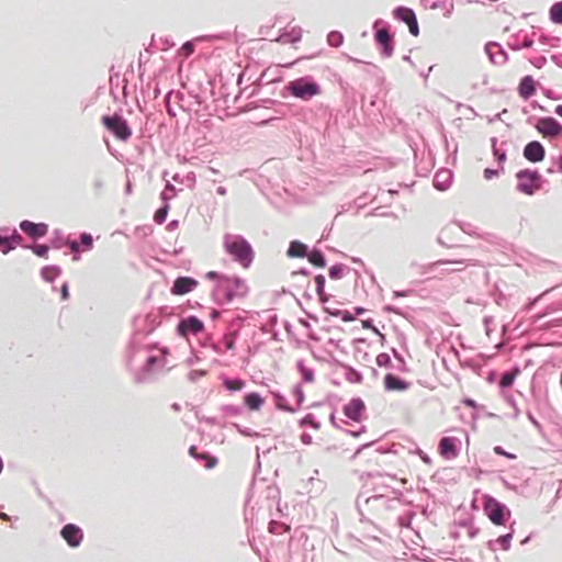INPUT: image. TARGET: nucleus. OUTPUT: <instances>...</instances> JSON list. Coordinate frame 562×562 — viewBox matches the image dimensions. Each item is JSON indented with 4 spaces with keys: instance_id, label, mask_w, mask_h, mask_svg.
I'll return each instance as SVG.
<instances>
[{
    "instance_id": "f257e3e1",
    "label": "nucleus",
    "mask_w": 562,
    "mask_h": 562,
    "mask_svg": "<svg viewBox=\"0 0 562 562\" xmlns=\"http://www.w3.org/2000/svg\"><path fill=\"white\" fill-rule=\"evenodd\" d=\"M368 487L369 482L366 481L356 499L360 521L373 524L368 515L381 520L392 519L393 517H391L390 514L397 512L402 507L401 498L403 496V492L398 488H392V497H389L385 493L368 495Z\"/></svg>"
},
{
    "instance_id": "f03ea898",
    "label": "nucleus",
    "mask_w": 562,
    "mask_h": 562,
    "mask_svg": "<svg viewBox=\"0 0 562 562\" xmlns=\"http://www.w3.org/2000/svg\"><path fill=\"white\" fill-rule=\"evenodd\" d=\"M249 288L245 279L239 276H227L220 283H215L211 296L215 304L224 305L233 302L235 299L247 296Z\"/></svg>"
},
{
    "instance_id": "7ed1b4c3",
    "label": "nucleus",
    "mask_w": 562,
    "mask_h": 562,
    "mask_svg": "<svg viewBox=\"0 0 562 562\" xmlns=\"http://www.w3.org/2000/svg\"><path fill=\"white\" fill-rule=\"evenodd\" d=\"M223 247L231 259L244 269L251 267L255 259V250L251 244L239 234H225Z\"/></svg>"
},
{
    "instance_id": "20e7f679",
    "label": "nucleus",
    "mask_w": 562,
    "mask_h": 562,
    "mask_svg": "<svg viewBox=\"0 0 562 562\" xmlns=\"http://www.w3.org/2000/svg\"><path fill=\"white\" fill-rule=\"evenodd\" d=\"M319 94H322V87L311 75L288 81L280 91L282 98L292 97L305 102L311 101Z\"/></svg>"
},
{
    "instance_id": "39448f33",
    "label": "nucleus",
    "mask_w": 562,
    "mask_h": 562,
    "mask_svg": "<svg viewBox=\"0 0 562 562\" xmlns=\"http://www.w3.org/2000/svg\"><path fill=\"white\" fill-rule=\"evenodd\" d=\"M373 40L382 57L389 58L394 53L395 37L389 22L378 19L373 22Z\"/></svg>"
},
{
    "instance_id": "423d86ee",
    "label": "nucleus",
    "mask_w": 562,
    "mask_h": 562,
    "mask_svg": "<svg viewBox=\"0 0 562 562\" xmlns=\"http://www.w3.org/2000/svg\"><path fill=\"white\" fill-rule=\"evenodd\" d=\"M515 177L517 179L516 190L526 195H533L544 181L538 169H520L516 172Z\"/></svg>"
},
{
    "instance_id": "0eeeda50",
    "label": "nucleus",
    "mask_w": 562,
    "mask_h": 562,
    "mask_svg": "<svg viewBox=\"0 0 562 562\" xmlns=\"http://www.w3.org/2000/svg\"><path fill=\"white\" fill-rule=\"evenodd\" d=\"M483 512L495 526H505L510 518V509L492 495L485 494L482 498Z\"/></svg>"
},
{
    "instance_id": "6e6552de",
    "label": "nucleus",
    "mask_w": 562,
    "mask_h": 562,
    "mask_svg": "<svg viewBox=\"0 0 562 562\" xmlns=\"http://www.w3.org/2000/svg\"><path fill=\"white\" fill-rule=\"evenodd\" d=\"M101 123L117 140L127 142L132 136L127 120L119 113L102 115Z\"/></svg>"
},
{
    "instance_id": "1a4fd4ad",
    "label": "nucleus",
    "mask_w": 562,
    "mask_h": 562,
    "mask_svg": "<svg viewBox=\"0 0 562 562\" xmlns=\"http://www.w3.org/2000/svg\"><path fill=\"white\" fill-rule=\"evenodd\" d=\"M360 480L362 481V484H364L366 481L369 482L368 492L372 491L373 494H386V492H390L392 494L393 487L391 486V482L395 481L396 476L389 473L366 472L361 474Z\"/></svg>"
},
{
    "instance_id": "9d476101",
    "label": "nucleus",
    "mask_w": 562,
    "mask_h": 562,
    "mask_svg": "<svg viewBox=\"0 0 562 562\" xmlns=\"http://www.w3.org/2000/svg\"><path fill=\"white\" fill-rule=\"evenodd\" d=\"M161 358L157 356H148L145 360V363L135 371L134 373V382L137 384H144L151 381V372L153 369L161 362V366L166 364V357L169 355V349L167 347H162L160 349Z\"/></svg>"
},
{
    "instance_id": "9b49d317",
    "label": "nucleus",
    "mask_w": 562,
    "mask_h": 562,
    "mask_svg": "<svg viewBox=\"0 0 562 562\" xmlns=\"http://www.w3.org/2000/svg\"><path fill=\"white\" fill-rule=\"evenodd\" d=\"M204 329L205 325L203 321H201L195 315L181 317L176 326L177 335L182 338H188L189 336H198L202 334Z\"/></svg>"
},
{
    "instance_id": "f8f14e48",
    "label": "nucleus",
    "mask_w": 562,
    "mask_h": 562,
    "mask_svg": "<svg viewBox=\"0 0 562 562\" xmlns=\"http://www.w3.org/2000/svg\"><path fill=\"white\" fill-rule=\"evenodd\" d=\"M134 335L144 334L145 336L150 335L157 327L160 326L161 319L155 313L147 314L145 316H136L133 321Z\"/></svg>"
},
{
    "instance_id": "ddd939ff",
    "label": "nucleus",
    "mask_w": 562,
    "mask_h": 562,
    "mask_svg": "<svg viewBox=\"0 0 562 562\" xmlns=\"http://www.w3.org/2000/svg\"><path fill=\"white\" fill-rule=\"evenodd\" d=\"M535 127L543 137L558 138L562 136V124L553 116L539 117Z\"/></svg>"
},
{
    "instance_id": "4468645a",
    "label": "nucleus",
    "mask_w": 562,
    "mask_h": 562,
    "mask_svg": "<svg viewBox=\"0 0 562 562\" xmlns=\"http://www.w3.org/2000/svg\"><path fill=\"white\" fill-rule=\"evenodd\" d=\"M64 246H68L72 252V259L79 260L81 247L79 241H70L68 237L65 236L61 229L56 228L53 231V237L50 239V247L55 249H60Z\"/></svg>"
},
{
    "instance_id": "2eb2a0df",
    "label": "nucleus",
    "mask_w": 562,
    "mask_h": 562,
    "mask_svg": "<svg viewBox=\"0 0 562 562\" xmlns=\"http://www.w3.org/2000/svg\"><path fill=\"white\" fill-rule=\"evenodd\" d=\"M461 440L457 437L445 436L439 440L438 449L442 458L447 460L454 459L459 456Z\"/></svg>"
},
{
    "instance_id": "dca6fc26",
    "label": "nucleus",
    "mask_w": 562,
    "mask_h": 562,
    "mask_svg": "<svg viewBox=\"0 0 562 562\" xmlns=\"http://www.w3.org/2000/svg\"><path fill=\"white\" fill-rule=\"evenodd\" d=\"M59 533L70 548H78L83 540L82 529L72 522L64 525Z\"/></svg>"
},
{
    "instance_id": "f3484780",
    "label": "nucleus",
    "mask_w": 562,
    "mask_h": 562,
    "mask_svg": "<svg viewBox=\"0 0 562 562\" xmlns=\"http://www.w3.org/2000/svg\"><path fill=\"white\" fill-rule=\"evenodd\" d=\"M344 415L352 422L360 423L366 414V404L361 397H352L342 407Z\"/></svg>"
},
{
    "instance_id": "a211bd4d",
    "label": "nucleus",
    "mask_w": 562,
    "mask_h": 562,
    "mask_svg": "<svg viewBox=\"0 0 562 562\" xmlns=\"http://www.w3.org/2000/svg\"><path fill=\"white\" fill-rule=\"evenodd\" d=\"M199 282L195 278L189 276H179L172 282L170 293L173 295H184L192 292Z\"/></svg>"
},
{
    "instance_id": "6ab92c4d",
    "label": "nucleus",
    "mask_w": 562,
    "mask_h": 562,
    "mask_svg": "<svg viewBox=\"0 0 562 562\" xmlns=\"http://www.w3.org/2000/svg\"><path fill=\"white\" fill-rule=\"evenodd\" d=\"M20 229L30 238L40 239L47 235L48 224L40 222L35 223L29 220H23L19 224Z\"/></svg>"
},
{
    "instance_id": "aec40b11",
    "label": "nucleus",
    "mask_w": 562,
    "mask_h": 562,
    "mask_svg": "<svg viewBox=\"0 0 562 562\" xmlns=\"http://www.w3.org/2000/svg\"><path fill=\"white\" fill-rule=\"evenodd\" d=\"M19 246H23V237L15 227L12 228L10 234L0 233V251L3 255H8Z\"/></svg>"
},
{
    "instance_id": "412c9836",
    "label": "nucleus",
    "mask_w": 562,
    "mask_h": 562,
    "mask_svg": "<svg viewBox=\"0 0 562 562\" xmlns=\"http://www.w3.org/2000/svg\"><path fill=\"white\" fill-rule=\"evenodd\" d=\"M522 156L529 162L537 164L546 158V148L539 140H531L525 145Z\"/></svg>"
},
{
    "instance_id": "4be33fe9",
    "label": "nucleus",
    "mask_w": 562,
    "mask_h": 562,
    "mask_svg": "<svg viewBox=\"0 0 562 562\" xmlns=\"http://www.w3.org/2000/svg\"><path fill=\"white\" fill-rule=\"evenodd\" d=\"M485 54L494 65H503L508 60V54L497 42H487L484 46Z\"/></svg>"
},
{
    "instance_id": "5701e85b",
    "label": "nucleus",
    "mask_w": 562,
    "mask_h": 562,
    "mask_svg": "<svg viewBox=\"0 0 562 562\" xmlns=\"http://www.w3.org/2000/svg\"><path fill=\"white\" fill-rule=\"evenodd\" d=\"M383 384L387 392H404L411 386L408 381L394 373H386L383 379Z\"/></svg>"
},
{
    "instance_id": "b1692460",
    "label": "nucleus",
    "mask_w": 562,
    "mask_h": 562,
    "mask_svg": "<svg viewBox=\"0 0 562 562\" xmlns=\"http://www.w3.org/2000/svg\"><path fill=\"white\" fill-rule=\"evenodd\" d=\"M453 181V172L448 168L437 170L434 176V187L438 191H446L450 188Z\"/></svg>"
},
{
    "instance_id": "393cba45",
    "label": "nucleus",
    "mask_w": 562,
    "mask_h": 562,
    "mask_svg": "<svg viewBox=\"0 0 562 562\" xmlns=\"http://www.w3.org/2000/svg\"><path fill=\"white\" fill-rule=\"evenodd\" d=\"M536 91H537V82L533 79V77L530 75L524 76L520 79L519 85L517 87V92H518L519 97L522 98L524 100H528L532 95H535Z\"/></svg>"
},
{
    "instance_id": "a878e982",
    "label": "nucleus",
    "mask_w": 562,
    "mask_h": 562,
    "mask_svg": "<svg viewBox=\"0 0 562 562\" xmlns=\"http://www.w3.org/2000/svg\"><path fill=\"white\" fill-rule=\"evenodd\" d=\"M514 524H515V521L512 524L509 532H507L505 535H501L498 538H496L494 540H488L486 543L487 549L493 552H495L498 547L504 551L509 550L510 542L514 537V528H513Z\"/></svg>"
},
{
    "instance_id": "bb28decb",
    "label": "nucleus",
    "mask_w": 562,
    "mask_h": 562,
    "mask_svg": "<svg viewBox=\"0 0 562 562\" xmlns=\"http://www.w3.org/2000/svg\"><path fill=\"white\" fill-rule=\"evenodd\" d=\"M310 255V248L306 244L294 239L290 241L289 248L286 250V256L289 258H306Z\"/></svg>"
},
{
    "instance_id": "cd10ccee",
    "label": "nucleus",
    "mask_w": 562,
    "mask_h": 562,
    "mask_svg": "<svg viewBox=\"0 0 562 562\" xmlns=\"http://www.w3.org/2000/svg\"><path fill=\"white\" fill-rule=\"evenodd\" d=\"M520 33L512 35L508 41V46L513 50H520L524 48H530L533 45V40L528 35H522V40L520 41Z\"/></svg>"
},
{
    "instance_id": "c85d7f7f",
    "label": "nucleus",
    "mask_w": 562,
    "mask_h": 562,
    "mask_svg": "<svg viewBox=\"0 0 562 562\" xmlns=\"http://www.w3.org/2000/svg\"><path fill=\"white\" fill-rule=\"evenodd\" d=\"M122 88V93L124 97L127 95V80L125 78H121L120 72L111 74L110 76V93L114 99H117L115 90Z\"/></svg>"
},
{
    "instance_id": "c756f323",
    "label": "nucleus",
    "mask_w": 562,
    "mask_h": 562,
    "mask_svg": "<svg viewBox=\"0 0 562 562\" xmlns=\"http://www.w3.org/2000/svg\"><path fill=\"white\" fill-rule=\"evenodd\" d=\"M263 404L265 400L258 392H248L244 395V405L249 411H259Z\"/></svg>"
},
{
    "instance_id": "7c9ffc66",
    "label": "nucleus",
    "mask_w": 562,
    "mask_h": 562,
    "mask_svg": "<svg viewBox=\"0 0 562 562\" xmlns=\"http://www.w3.org/2000/svg\"><path fill=\"white\" fill-rule=\"evenodd\" d=\"M392 15L395 20L407 24L414 16H416V13L412 8L398 5L393 9Z\"/></svg>"
},
{
    "instance_id": "2f4dec72",
    "label": "nucleus",
    "mask_w": 562,
    "mask_h": 562,
    "mask_svg": "<svg viewBox=\"0 0 562 562\" xmlns=\"http://www.w3.org/2000/svg\"><path fill=\"white\" fill-rule=\"evenodd\" d=\"M519 373L520 370L518 367H515L513 370L503 372L498 380V386L502 390L512 387Z\"/></svg>"
},
{
    "instance_id": "473e14b6",
    "label": "nucleus",
    "mask_w": 562,
    "mask_h": 562,
    "mask_svg": "<svg viewBox=\"0 0 562 562\" xmlns=\"http://www.w3.org/2000/svg\"><path fill=\"white\" fill-rule=\"evenodd\" d=\"M223 36L217 34V35H203V36H198L195 37L194 40L192 41H187L186 43L182 44V47H181V50L184 55L189 56L193 53L194 50V44L195 42H201V41H214V40H222Z\"/></svg>"
},
{
    "instance_id": "72a5a7b5",
    "label": "nucleus",
    "mask_w": 562,
    "mask_h": 562,
    "mask_svg": "<svg viewBox=\"0 0 562 562\" xmlns=\"http://www.w3.org/2000/svg\"><path fill=\"white\" fill-rule=\"evenodd\" d=\"M61 272L63 270L58 265H48L41 269V277L44 281L53 283Z\"/></svg>"
},
{
    "instance_id": "f704fd0d",
    "label": "nucleus",
    "mask_w": 562,
    "mask_h": 562,
    "mask_svg": "<svg viewBox=\"0 0 562 562\" xmlns=\"http://www.w3.org/2000/svg\"><path fill=\"white\" fill-rule=\"evenodd\" d=\"M308 262L316 268H325L327 265L324 252L318 248L310 249V255L306 257Z\"/></svg>"
},
{
    "instance_id": "c9c22d12",
    "label": "nucleus",
    "mask_w": 562,
    "mask_h": 562,
    "mask_svg": "<svg viewBox=\"0 0 562 562\" xmlns=\"http://www.w3.org/2000/svg\"><path fill=\"white\" fill-rule=\"evenodd\" d=\"M273 402L278 409L288 412V413H295L296 408L289 404L286 397L280 393V392H272Z\"/></svg>"
},
{
    "instance_id": "e433bc0d",
    "label": "nucleus",
    "mask_w": 562,
    "mask_h": 562,
    "mask_svg": "<svg viewBox=\"0 0 562 562\" xmlns=\"http://www.w3.org/2000/svg\"><path fill=\"white\" fill-rule=\"evenodd\" d=\"M296 369L301 374L304 383H312L315 379V371L312 368H307L303 359L296 361Z\"/></svg>"
},
{
    "instance_id": "4c0bfd02",
    "label": "nucleus",
    "mask_w": 562,
    "mask_h": 562,
    "mask_svg": "<svg viewBox=\"0 0 562 562\" xmlns=\"http://www.w3.org/2000/svg\"><path fill=\"white\" fill-rule=\"evenodd\" d=\"M340 367L342 369H345V378L348 382H350V383H361L362 382L363 375L359 370H357L353 367L346 364V363H340Z\"/></svg>"
},
{
    "instance_id": "58836bf2",
    "label": "nucleus",
    "mask_w": 562,
    "mask_h": 562,
    "mask_svg": "<svg viewBox=\"0 0 562 562\" xmlns=\"http://www.w3.org/2000/svg\"><path fill=\"white\" fill-rule=\"evenodd\" d=\"M223 385L229 392L240 391L245 387V381L240 378H223Z\"/></svg>"
},
{
    "instance_id": "ea45409f",
    "label": "nucleus",
    "mask_w": 562,
    "mask_h": 562,
    "mask_svg": "<svg viewBox=\"0 0 562 562\" xmlns=\"http://www.w3.org/2000/svg\"><path fill=\"white\" fill-rule=\"evenodd\" d=\"M246 317L243 315H236L233 319L229 321L227 325V331L232 335L238 337L241 327L244 326Z\"/></svg>"
},
{
    "instance_id": "a19ab883",
    "label": "nucleus",
    "mask_w": 562,
    "mask_h": 562,
    "mask_svg": "<svg viewBox=\"0 0 562 562\" xmlns=\"http://www.w3.org/2000/svg\"><path fill=\"white\" fill-rule=\"evenodd\" d=\"M196 461L203 462L205 469L211 470L216 467L218 459L209 451H201Z\"/></svg>"
},
{
    "instance_id": "79ce46f5",
    "label": "nucleus",
    "mask_w": 562,
    "mask_h": 562,
    "mask_svg": "<svg viewBox=\"0 0 562 562\" xmlns=\"http://www.w3.org/2000/svg\"><path fill=\"white\" fill-rule=\"evenodd\" d=\"M415 516V513L412 510H406L404 514H398L394 517L396 525L401 528H411L412 520Z\"/></svg>"
},
{
    "instance_id": "37998d69",
    "label": "nucleus",
    "mask_w": 562,
    "mask_h": 562,
    "mask_svg": "<svg viewBox=\"0 0 562 562\" xmlns=\"http://www.w3.org/2000/svg\"><path fill=\"white\" fill-rule=\"evenodd\" d=\"M549 16L553 23L562 25V0L551 5Z\"/></svg>"
},
{
    "instance_id": "c03bdc74",
    "label": "nucleus",
    "mask_w": 562,
    "mask_h": 562,
    "mask_svg": "<svg viewBox=\"0 0 562 562\" xmlns=\"http://www.w3.org/2000/svg\"><path fill=\"white\" fill-rule=\"evenodd\" d=\"M348 266L344 263H335L328 270V276L331 280H339L344 277L345 272L348 271Z\"/></svg>"
},
{
    "instance_id": "a18cd8bd",
    "label": "nucleus",
    "mask_w": 562,
    "mask_h": 562,
    "mask_svg": "<svg viewBox=\"0 0 562 562\" xmlns=\"http://www.w3.org/2000/svg\"><path fill=\"white\" fill-rule=\"evenodd\" d=\"M300 427H311L315 430L321 428V423L315 418L312 413L306 414L299 420Z\"/></svg>"
},
{
    "instance_id": "49530a36",
    "label": "nucleus",
    "mask_w": 562,
    "mask_h": 562,
    "mask_svg": "<svg viewBox=\"0 0 562 562\" xmlns=\"http://www.w3.org/2000/svg\"><path fill=\"white\" fill-rule=\"evenodd\" d=\"M169 210H170V205L168 202H162V205L160 207H158L154 214V221L156 224H162L165 223L167 216H168V213H169Z\"/></svg>"
},
{
    "instance_id": "de8ad7c7",
    "label": "nucleus",
    "mask_w": 562,
    "mask_h": 562,
    "mask_svg": "<svg viewBox=\"0 0 562 562\" xmlns=\"http://www.w3.org/2000/svg\"><path fill=\"white\" fill-rule=\"evenodd\" d=\"M285 43H297L302 40V29L294 26L288 33L282 35Z\"/></svg>"
},
{
    "instance_id": "09e8293b",
    "label": "nucleus",
    "mask_w": 562,
    "mask_h": 562,
    "mask_svg": "<svg viewBox=\"0 0 562 562\" xmlns=\"http://www.w3.org/2000/svg\"><path fill=\"white\" fill-rule=\"evenodd\" d=\"M177 188L168 180H166V184H165V188L162 190V192L160 193V199L162 202H168L173 198L176 196L177 194Z\"/></svg>"
},
{
    "instance_id": "8fccbe9b",
    "label": "nucleus",
    "mask_w": 562,
    "mask_h": 562,
    "mask_svg": "<svg viewBox=\"0 0 562 562\" xmlns=\"http://www.w3.org/2000/svg\"><path fill=\"white\" fill-rule=\"evenodd\" d=\"M24 247L27 249H31L33 251V254L40 258H47L48 251L50 248V246L45 245V244H33V245H29V246H24Z\"/></svg>"
},
{
    "instance_id": "3c124183",
    "label": "nucleus",
    "mask_w": 562,
    "mask_h": 562,
    "mask_svg": "<svg viewBox=\"0 0 562 562\" xmlns=\"http://www.w3.org/2000/svg\"><path fill=\"white\" fill-rule=\"evenodd\" d=\"M81 252L89 251L93 248V237L90 233L83 232L79 235Z\"/></svg>"
},
{
    "instance_id": "603ef678",
    "label": "nucleus",
    "mask_w": 562,
    "mask_h": 562,
    "mask_svg": "<svg viewBox=\"0 0 562 562\" xmlns=\"http://www.w3.org/2000/svg\"><path fill=\"white\" fill-rule=\"evenodd\" d=\"M327 43L331 47H339L344 43V35L339 31H330L327 35Z\"/></svg>"
},
{
    "instance_id": "864d4df0",
    "label": "nucleus",
    "mask_w": 562,
    "mask_h": 562,
    "mask_svg": "<svg viewBox=\"0 0 562 562\" xmlns=\"http://www.w3.org/2000/svg\"><path fill=\"white\" fill-rule=\"evenodd\" d=\"M140 350V346L137 345V342L135 341V339L133 338L130 344H128V348H127V353H126V361H127V366L131 367L135 360V355Z\"/></svg>"
},
{
    "instance_id": "5fc2aeb1",
    "label": "nucleus",
    "mask_w": 562,
    "mask_h": 562,
    "mask_svg": "<svg viewBox=\"0 0 562 562\" xmlns=\"http://www.w3.org/2000/svg\"><path fill=\"white\" fill-rule=\"evenodd\" d=\"M238 337L232 335L231 333L226 331L221 340V345L225 351L234 350L235 349V342Z\"/></svg>"
},
{
    "instance_id": "6e6d98bb",
    "label": "nucleus",
    "mask_w": 562,
    "mask_h": 562,
    "mask_svg": "<svg viewBox=\"0 0 562 562\" xmlns=\"http://www.w3.org/2000/svg\"><path fill=\"white\" fill-rule=\"evenodd\" d=\"M447 263H464V260H438V261H435V262H431V263H428L424 269V273H430L432 272L437 267L439 266H442V265H447Z\"/></svg>"
},
{
    "instance_id": "4d7b16f0",
    "label": "nucleus",
    "mask_w": 562,
    "mask_h": 562,
    "mask_svg": "<svg viewBox=\"0 0 562 562\" xmlns=\"http://www.w3.org/2000/svg\"><path fill=\"white\" fill-rule=\"evenodd\" d=\"M221 411L226 415L239 416L243 414L244 407L240 405L226 404L221 407Z\"/></svg>"
},
{
    "instance_id": "13d9d810",
    "label": "nucleus",
    "mask_w": 562,
    "mask_h": 562,
    "mask_svg": "<svg viewBox=\"0 0 562 562\" xmlns=\"http://www.w3.org/2000/svg\"><path fill=\"white\" fill-rule=\"evenodd\" d=\"M376 366L380 368H392L393 363L391 357L386 352H381L375 358Z\"/></svg>"
},
{
    "instance_id": "bf43d9fd",
    "label": "nucleus",
    "mask_w": 562,
    "mask_h": 562,
    "mask_svg": "<svg viewBox=\"0 0 562 562\" xmlns=\"http://www.w3.org/2000/svg\"><path fill=\"white\" fill-rule=\"evenodd\" d=\"M315 282V291L317 295L324 294L325 291V284H326V278L324 274H316L314 277Z\"/></svg>"
},
{
    "instance_id": "052dcab7",
    "label": "nucleus",
    "mask_w": 562,
    "mask_h": 562,
    "mask_svg": "<svg viewBox=\"0 0 562 562\" xmlns=\"http://www.w3.org/2000/svg\"><path fill=\"white\" fill-rule=\"evenodd\" d=\"M292 393L296 401V407H300L305 400V394H304L302 385L300 383L295 384Z\"/></svg>"
},
{
    "instance_id": "680f3d73",
    "label": "nucleus",
    "mask_w": 562,
    "mask_h": 562,
    "mask_svg": "<svg viewBox=\"0 0 562 562\" xmlns=\"http://www.w3.org/2000/svg\"><path fill=\"white\" fill-rule=\"evenodd\" d=\"M233 426L236 428V430H237L240 435H243V436H245V437H251V438H254V437H259V436H260V434H259V432L254 431V430H251L250 428H247V427H241L239 424L234 423V424H233Z\"/></svg>"
},
{
    "instance_id": "e2e57ef3",
    "label": "nucleus",
    "mask_w": 562,
    "mask_h": 562,
    "mask_svg": "<svg viewBox=\"0 0 562 562\" xmlns=\"http://www.w3.org/2000/svg\"><path fill=\"white\" fill-rule=\"evenodd\" d=\"M226 277H227V274L218 272V271H209L205 273V279L214 281V284L220 283L223 280V278H226Z\"/></svg>"
},
{
    "instance_id": "0e129e2a",
    "label": "nucleus",
    "mask_w": 562,
    "mask_h": 562,
    "mask_svg": "<svg viewBox=\"0 0 562 562\" xmlns=\"http://www.w3.org/2000/svg\"><path fill=\"white\" fill-rule=\"evenodd\" d=\"M493 156H494L495 161H497V164L499 165V167H504L503 165L507 159L506 150L495 149V150H493Z\"/></svg>"
},
{
    "instance_id": "69168bd1",
    "label": "nucleus",
    "mask_w": 562,
    "mask_h": 562,
    "mask_svg": "<svg viewBox=\"0 0 562 562\" xmlns=\"http://www.w3.org/2000/svg\"><path fill=\"white\" fill-rule=\"evenodd\" d=\"M504 171V167H499L498 169L494 168H485L483 171V176L486 180H491L495 177H498L501 172Z\"/></svg>"
},
{
    "instance_id": "338daca9",
    "label": "nucleus",
    "mask_w": 562,
    "mask_h": 562,
    "mask_svg": "<svg viewBox=\"0 0 562 562\" xmlns=\"http://www.w3.org/2000/svg\"><path fill=\"white\" fill-rule=\"evenodd\" d=\"M493 451H494L495 454L505 457V458H507L509 460H515L517 458L516 454L506 451L502 446H495L493 448Z\"/></svg>"
},
{
    "instance_id": "774afa93",
    "label": "nucleus",
    "mask_w": 562,
    "mask_h": 562,
    "mask_svg": "<svg viewBox=\"0 0 562 562\" xmlns=\"http://www.w3.org/2000/svg\"><path fill=\"white\" fill-rule=\"evenodd\" d=\"M406 25L408 26L409 33L413 36L419 35V24L417 21V16H414Z\"/></svg>"
}]
</instances>
